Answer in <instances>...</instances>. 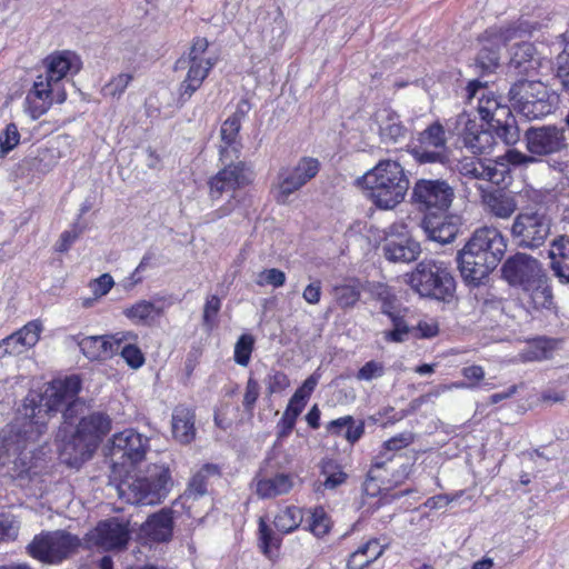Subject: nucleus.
<instances>
[{
    "label": "nucleus",
    "instance_id": "obj_13",
    "mask_svg": "<svg viewBox=\"0 0 569 569\" xmlns=\"http://www.w3.org/2000/svg\"><path fill=\"white\" fill-rule=\"evenodd\" d=\"M466 92L468 103H476L479 116L488 123H501L510 118V108L502 104L500 99L480 81H470Z\"/></svg>",
    "mask_w": 569,
    "mask_h": 569
},
{
    "label": "nucleus",
    "instance_id": "obj_5",
    "mask_svg": "<svg viewBox=\"0 0 569 569\" xmlns=\"http://www.w3.org/2000/svg\"><path fill=\"white\" fill-rule=\"evenodd\" d=\"M407 278L409 286L421 297L445 301L456 290L455 279L443 261L422 260Z\"/></svg>",
    "mask_w": 569,
    "mask_h": 569
},
{
    "label": "nucleus",
    "instance_id": "obj_10",
    "mask_svg": "<svg viewBox=\"0 0 569 569\" xmlns=\"http://www.w3.org/2000/svg\"><path fill=\"white\" fill-rule=\"evenodd\" d=\"M455 198L453 188L441 179H420L415 183L412 199L420 209L436 212H446Z\"/></svg>",
    "mask_w": 569,
    "mask_h": 569
},
{
    "label": "nucleus",
    "instance_id": "obj_62",
    "mask_svg": "<svg viewBox=\"0 0 569 569\" xmlns=\"http://www.w3.org/2000/svg\"><path fill=\"white\" fill-rule=\"evenodd\" d=\"M479 67L489 72L493 70L499 63V54L497 50H491L485 47L478 54L477 58Z\"/></svg>",
    "mask_w": 569,
    "mask_h": 569
},
{
    "label": "nucleus",
    "instance_id": "obj_28",
    "mask_svg": "<svg viewBox=\"0 0 569 569\" xmlns=\"http://www.w3.org/2000/svg\"><path fill=\"white\" fill-rule=\"evenodd\" d=\"M375 119L379 127V136L383 142L397 143L405 140L407 128L393 110L389 108L379 109L375 114Z\"/></svg>",
    "mask_w": 569,
    "mask_h": 569
},
{
    "label": "nucleus",
    "instance_id": "obj_40",
    "mask_svg": "<svg viewBox=\"0 0 569 569\" xmlns=\"http://www.w3.org/2000/svg\"><path fill=\"white\" fill-rule=\"evenodd\" d=\"M362 286L358 280L333 287V297L342 309L353 308L360 299Z\"/></svg>",
    "mask_w": 569,
    "mask_h": 569
},
{
    "label": "nucleus",
    "instance_id": "obj_42",
    "mask_svg": "<svg viewBox=\"0 0 569 569\" xmlns=\"http://www.w3.org/2000/svg\"><path fill=\"white\" fill-rule=\"evenodd\" d=\"M303 519L302 510L298 507H287L280 510L274 517L276 528L288 533L297 529Z\"/></svg>",
    "mask_w": 569,
    "mask_h": 569
},
{
    "label": "nucleus",
    "instance_id": "obj_49",
    "mask_svg": "<svg viewBox=\"0 0 569 569\" xmlns=\"http://www.w3.org/2000/svg\"><path fill=\"white\" fill-rule=\"evenodd\" d=\"M254 339L251 335H241L234 346V361L247 367L253 350Z\"/></svg>",
    "mask_w": 569,
    "mask_h": 569
},
{
    "label": "nucleus",
    "instance_id": "obj_16",
    "mask_svg": "<svg viewBox=\"0 0 569 569\" xmlns=\"http://www.w3.org/2000/svg\"><path fill=\"white\" fill-rule=\"evenodd\" d=\"M149 439L133 429L113 435L110 456L113 461L123 460L134 465L142 461L149 450Z\"/></svg>",
    "mask_w": 569,
    "mask_h": 569
},
{
    "label": "nucleus",
    "instance_id": "obj_34",
    "mask_svg": "<svg viewBox=\"0 0 569 569\" xmlns=\"http://www.w3.org/2000/svg\"><path fill=\"white\" fill-rule=\"evenodd\" d=\"M522 291L533 309H551L553 295L546 272Z\"/></svg>",
    "mask_w": 569,
    "mask_h": 569
},
{
    "label": "nucleus",
    "instance_id": "obj_33",
    "mask_svg": "<svg viewBox=\"0 0 569 569\" xmlns=\"http://www.w3.org/2000/svg\"><path fill=\"white\" fill-rule=\"evenodd\" d=\"M172 511L162 509L148 518L142 531L153 541H167L172 536Z\"/></svg>",
    "mask_w": 569,
    "mask_h": 569
},
{
    "label": "nucleus",
    "instance_id": "obj_53",
    "mask_svg": "<svg viewBox=\"0 0 569 569\" xmlns=\"http://www.w3.org/2000/svg\"><path fill=\"white\" fill-rule=\"evenodd\" d=\"M221 308V300L218 296L212 295L207 297L204 307H203V315H202V322L203 326L207 327L209 330H211L216 325V318L218 312Z\"/></svg>",
    "mask_w": 569,
    "mask_h": 569
},
{
    "label": "nucleus",
    "instance_id": "obj_14",
    "mask_svg": "<svg viewBox=\"0 0 569 569\" xmlns=\"http://www.w3.org/2000/svg\"><path fill=\"white\" fill-rule=\"evenodd\" d=\"M383 254L391 262L415 261L421 252L420 243L412 239L402 222L391 224L386 231Z\"/></svg>",
    "mask_w": 569,
    "mask_h": 569
},
{
    "label": "nucleus",
    "instance_id": "obj_26",
    "mask_svg": "<svg viewBox=\"0 0 569 569\" xmlns=\"http://www.w3.org/2000/svg\"><path fill=\"white\" fill-rule=\"evenodd\" d=\"M47 73L44 78L58 86L59 82L67 77L69 72H78L80 70L79 58L70 51L56 52L46 59Z\"/></svg>",
    "mask_w": 569,
    "mask_h": 569
},
{
    "label": "nucleus",
    "instance_id": "obj_54",
    "mask_svg": "<svg viewBox=\"0 0 569 569\" xmlns=\"http://www.w3.org/2000/svg\"><path fill=\"white\" fill-rule=\"evenodd\" d=\"M260 395V386L258 381L253 378H249L246 385L242 406L247 413L250 416L253 415L256 402Z\"/></svg>",
    "mask_w": 569,
    "mask_h": 569
},
{
    "label": "nucleus",
    "instance_id": "obj_45",
    "mask_svg": "<svg viewBox=\"0 0 569 569\" xmlns=\"http://www.w3.org/2000/svg\"><path fill=\"white\" fill-rule=\"evenodd\" d=\"M392 322L393 328L391 330L382 331L383 339L387 342H403L408 339V336L411 331L407 322L395 313L389 316Z\"/></svg>",
    "mask_w": 569,
    "mask_h": 569
},
{
    "label": "nucleus",
    "instance_id": "obj_43",
    "mask_svg": "<svg viewBox=\"0 0 569 569\" xmlns=\"http://www.w3.org/2000/svg\"><path fill=\"white\" fill-rule=\"evenodd\" d=\"M321 475L325 477L323 487L329 490L338 488L348 478L342 467L331 459L321 462Z\"/></svg>",
    "mask_w": 569,
    "mask_h": 569
},
{
    "label": "nucleus",
    "instance_id": "obj_9",
    "mask_svg": "<svg viewBox=\"0 0 569 569\" xmlns=\"http://www.w3.org/2000/svg\"><path fill=\"white\" fill-rule=\"evenodd\" d=\"M551 220L540 211L519 213L511 227V234L522 248H539L550 234Z\"/></svg>",
    "mask_w": 569,
    "mask_h": 569
},
{
    "label": "nucleus",
    "instance_id": "obj_50",
    "mask_svg": "<svg viewBox=\"0 0 569 569\" xmlns=\"http://www.w3.org/2000/svg\"><path fill=\"white\" fill-rule=\"evenodd\" d=\"M490 126L496 130L497 136L507 144H513L518 141L519 132L515 126V120L511 113L510 118H507L506 121H502L501 123H492Z\"/></svg>",
    "mask_w": 569,
    "mask_h": 569
},
{
    "label": "nucleus",
    "instance_id": "obj_48",
    "mask_svg": "<svg viewBox=\"0 0 569 569\" xmlns=\"http://www.w3.org/2000/svg\"><path fill=\"white\" fill-rule=\"evenodd\" d=\"M520 32L521 31L518 28L513 27H509L506 29L490 28L485 32V39L492 46H507L509 41L517 39Z\"/></svg>",
    "mask_w": 569,
    "mask_h": 569
},
{
    "label": "nucleus",
    "instance_id": "obj_64",
    "mask_svg": "<svg viewBox=\"0 0 569 569\" xmlns=\"http://www.w3.org/2000/svg\"><path fill=\"white\" fill-rule=\"evenodd\" d=\"M113 279L110 274L103 273L91 281L90 287L96 298L107 295L113 287Z\"/></svg>",
    "mask_w": 569,
    "mask_h": 569
},
{
    "label": "nucleus",
    "instance_id": "obj_36",
    "mask_svg": "<svg viewBox=\"0 0 569 569\" xmlns=\"http://www.w3.org/2000/svg\"><path fill=\"white\" fill-rule=\"evenodd\" d=\"M162 313V307L148 300H140L123 310V315L137 325H151Z\"/></svg>",
    "mask_w": 569,
    "mask_h": 569
},
{
    "label": "nucleus",
    "instance_id": "obj_41",
    "mask_svg": "<svg viewBox=\"0 0 569 569\" xmlns=\"http://www.w3.org/2000/svg\"><path fill=\"white\" fill-rule=\"evenodd\" d=\"M241 128V123L239 122L238 117H229L221 126L220 134L221 139L224 142L226 147H221L220 149V158L222 162H227L229 159V148L232 151L237 152V137L239 130Z\"/></svg>",
    "mask_w": 569,
    "mask_h": 569
},
{
    "label": "nucleus",
    "instance_id": "obj_31",
    "mask_svg": "<svg viewBox=\"0 0 569 569\" xmlns=\"http://www.w3.org/2000/svg\"><path fill=\"white\" fill-rule=\"evenodd\" d=\"M254 486L260 498L269 499L288 493L293 486V480L291 476L286 473L267 476L259 472L254 478Z\"/></svg>",
    "mask_w": 569,
    "mask_h": 569
},
{
    "label": "nucleus",
    "instance_id": "obj_57",
    "mask_svg": "<svg viewBox=\"0 0 569 569\" xmlns=\"http://www.w3.org/2000/svg\"><path fill=\"white\" fill-rule=\"evenodd\" d=\"M310 531L317 537H323L330 529V520L322 509H316L309 523Z\"/></svg>",
    "mask_w": 569,
    "mask_h": 569
},
{
    "label": "nucleus",
    "instance_id": "obj_27",
    "mask_svg": "<svg viewBox=\"0 0 569 569\" xmlns=\"http://www.w3.org/2000/svg\"><path fill=\"white\" fill-rule=\"evenodd\" d=\"M111 430V419L102 412H93L83 417L76 431L98 448L103 437Z\"/></svg>",
    "mask_w": 569,
    "mask_h": 569
},
{
    "label": "nucleus",
    "instance_id": "obj_47",
    "mask_svg": "<svg viewBox=\"0 0 569 569\" xmlns=\"http://www.w3.org/2000/svg\"><path fill=\"white\" fill-rule=\"evenodd\" d=\"M218 467L214 465H204L191 479L189 489L197 496H203L207 492V478L218 475Z\"/></svg>",
    "mask_w": 569,
    "mask_h": 569
},
{
    "label": "nucleus",
    "instance_id": "obj_25",
    "mask_svg": "<svg viewBox=\"0 0 569 569\" xmlns=\"http://www.w3.org/2000/svg\"><path fill=\"white\" fill-rule=\"evenodd\" d=\"M422 226L429 239L446 244L455 240L459 231V218L456 216L427 217Z\"/></svg>",
    "mask_w": 569,
    "mask_h": 569
},
{
    "label": "nucleus",
    "instance_id": "obj_24",
    "mask_svg": "<svg viewBox=\"0 0 569 569\" xmlns=\"http://www.w3.org/2000/svg\"><path fill=\"white\" fill-rule=\"evenodd\" d=\"M459 173L468 180L489 181L496 184L505 180L507 170L499 169L497 164L483 162L480 159L465 158L457 164Z\"/></svg>",
    "mask_w": 569,
    "mask_h": 569
},
{
    "label": "nucleus",
    "instance_id": "obj_11",
    "mask_svg": "<svg viewBox=\"0 0 569 569\" xmlns=\"http://www.w3.org/2000/svg\"><path fill=\"white\" fill-rule=\"evenodd\" d=\"M419 146L412 148V154L419 163H441L449 161L445 127L435 121L418 134Z\"/></svg>",
    "mask_w": 569,
    "mask_h": 569
},
{
    "label": "nucleus",
    "instance_id": "obj_52",
    "mask_svg": "<svg viewBox=\"0 0 569 569\" xmlns=\"http://www.w3.org/2000/svg\"><path fill=\"white\" fill-rule=\"evenodd\" d=\"M286 282V273L277 268L264 269L257 274L256 283L259 287L272 286L280 288Z\"/></svg>",
    "mask_w": 569,
    "mask_h": 569
},
{
    "label": "nucleus",
    "instance_id": "obj_12",
    "mask_svg": "<svg viewBox=\"0 0 569 569\" xmlns=\"http://www.w3.org/2000/svg\"><path fill=\"white\" fill-rule=\"evenodd\" d=\"M130 522L120 518H110L98 522L87 533V541L106 551H120L127 548L131 538Z\"/></svg>",
    "mask_w": 569,
    "mask_h": 569
},
{
    "label": "nucleus",
    "instance_id": "obj_44",
    "mask_svg": "<svg viewBox=\"0 0 569 569\" xmlns=\"http://www.w3.org/2000/svg\"><path fill=\"white\" fill-rule=\"evenodd\" d=\"M555 348V341L549 339H539L535 343L530 345L521 353V358L525 361H541L549 359Z\"/></svg>",
    "mask_w": 569,
    "mask_h": 569
},
{
    "label": "nucleus",
    "instance_id": "obj_55",
    "mask_svg": "<svg viewBox=\"0 0 569 569\" xmlns=\"http://www.w3.org/2000/svg\"><path fill=\"white\" fill-rule=\"evenodd\" d=\"M118 352H120L127 365L132 369H138L144 363V356L142 351L131 342L123 347L120 346V350Z\"/></svg>",
    "mask_w": 569,
    "mask_h": 569
},
{
    "label": "nucleus",
    "instance_id": "obj_15",
    "mask_svg": "<svg viewBox=\"0 0 569 569\" xmlns=\"http://www.w3.org/2000/svg\"><path fill=\"white\" fill-rule=\"evenodd\" d=\"M527 150L535 156H549L567 149L563 128L556 126L531 127L525 133Z\"/></svg>",
    "mask_w": 569,
    "mask_h": 569
},
{
    "label": "nucleus",
    "instance_id": "obj_7",
    "mask_svg": "<svg viewBox=\"0 0 569 569\" xmlns=\"http://www.w3.org/2000/svg\"><path fill=\"white\" fill-rule=\"evenodd\" d=\"M80 547V539L64 530L37 535L28 546L29 553L46 563H59L72 556Z\"/></svg>",
    "mask_w": 569,
    "mask_h": 569
},
{
    "label": "nucleus",
    "instance_id": "obj_30",
    "mask_svg": "<svg viewBox=\"0 0 569 569\" xmlns=\"http://www.w3.org/2000/svg\"><path fill=\"white\" fill-rule=\"evenodd\" d=\"M550 268L561 283L569 284V236H559L550 243Z\"/></svg>",
    "mask_w": 569,
    "mask_h": 569
},
{
    "label": "nucleus",
    "instance_id": "obj_22",
    "mask_svg": "<svg viewBox=\"0 0 569 569\" xmlns=\"http://www.w3.org/2000/svg\"><path fill=\"white\" fill-rule=\"evenodd\" d=\"M43 330L40 320H32L21 329L0 341V358L6 356H20L34 347Z\"/></svg>",
    "mask_w": 569,
    "mask_h": 569
},
{
    "label": "nucleus",
    "instance_id": "obj_59",
    "mask_svg": "<svg viewBox=\"0 0 569 569\" xmlns=\"http://www.w3.org/2000/svg\"><path fill=\"white\" fill-rule=\"evenodd\" d=\"M372 293L382 302L381 311L388 316L393 315L392 303L395 297L391 295L389 288L382 283H377L372 287Z\"/></svg>",
    "mask_w": 569,
    "mask_h": 569
},
{
    "label": "nucleus",
    "instance_id": "obj_37",
    "mask_svg": "<svg viewBox=\"0 0 569 569\" xmlns=\"http://www.w3.org/2000/svg\"><path fill=\"white\" fill-rule=\"evenodd\" d=\"M510 50V67L518 73H529L536 69L533 59L535 47L532 43L527 41L516 42L511 46Z\"/></svg>",
    "mask_w": 569,
    "mask_h": 569
},
{
    "label": "nucleus",
    "instance_id": "obj_61",
    "mask_svg": "<svg viewBox=\"0 0 569 569\" xmlns=\"http://www.w3.org/2000/svg\"><path fill=\"white\" fill-rule=\"evenodd\" d=\"M557 77L562 86L569 91V44L557 57Z\"/></svg>",
    "mask_w": 569,
    "mask_h": 569
},
{
    "label": "nucleus",
    "instance_id": "obj_2",
    "mask_svg": "<svg viewBox=\"0 0 569 569\" xmlns=\"http://www.w3.org/2000/svg\"><path fill=\"white\" fill-rule=\"evenodd\" d=\"M506 250L507 242L497 228H478L458 256L462 278L479 284L498 266Z\"/></svg>",
    "mask_w": 569,
    "mask_h": 569
},
{
    "label": "nucleus",
    "instance_id": "obj_3",
    "mask_svg": "<svg viewBox=\"0 0 569 569\" xmlns=\"http://www.w3.org/2000/svg\"><path fill=\"white\" fill-rule=\"evenodd\" d=\"M358 183L362 186L366 197L383 210L401 203L409 189V179L402 166L393 160L379 161Z\"/></svg>",
    "mask_w": 569,
    "mask_h": 569
},
{
    "label": "nucleus",
    "instance_id": "obj_17",
    "mask_svg": "<svg viewBox=\"0 0 569 569\" xmlns=\"http://www.w3.org/2000/svg\"><path fill=\"white\" fill-rule=\"evenodd\" d=\"M543 273L545 270L541 263L526 253H517L510 257L502 266L503 278L511 286H519L522 290Z\"/></svg>",
    "mask_w": 569,
    "mask_h": 569
},
{
    "label": "nucleus",
    "instance_id": "obj_39",
    "mask_svg": "<svg viewBox=\"0 0 569 569\" xmlns=\"http://www.w3.org/2000/svg\"><path fill=\"white\" fill-rule=\"evenodd\" d=\"M483 201L488 211L499 219H509L518 208L515 197L503 192L488 193Z\"/></svg>",
    "mask_w": 569,
    "mask_h": 569
},
{
    "label": "nucleus",
    "instance_id": "obj_46",
    "mask_svg": "<svg viewBox=\"0 0 569 569\" xmlns=\"http://www.w3.org/2000/svg\"><path fill=\"white\" fill-rule=\"evenodd\" d=\"M209 42L206 38H196L190 47L187 58H181L178 63L198 62L207 63L208 60L216 58L208 54Z\"/></svg>",
    "mask_w": 569,
    "mask_h": 569
},
{
    "label": "nucleus",
    "instance_id": "obj_32",
    "mask_svg": "<svg viewBox=\"0 0 569 569\" xmlns=\"http://www.w3.org/2000/svg\"><path fill=\"white\" fill-rule=\"evenodd\" d=\"M172 435L180 443H190L196 437L194 412L186 407L178 406L172 412Z\"/></svg>",
    "mask_w": 569,
    "mask_h": 569
},
{
    "label": "nucleus",
    "instance_id": "obj_29",
    "mask_svg": "<svg viewBox=\"0 0 569 569\" xmlns=\"http://www.w3.org/2000/svg\"><path fill=\"white\" fill-rule=\"evenodd\" d=\"M217 60H208L207 63L186 62L187 74L179 87V101H188L201 87Z\"/></svg>",
    "mask_w": 569,
    "mask_h": 569
},
{
    "label": "nucleus",
    "instance_id": "obj_6",
    "mask_svg": "<svg viewBox=\"0 0 569 569\" xmlns=\"http://www.w3.org/2000/svg\"><path fill=\"white\" fill-rule=\"evenodd\" d=\"M509 97L513 109L529 120L542 118L552 110L547 87L540 81L519 80L510 88Z\"/></svg>",
    "mask_w": 569,
    "mask_h": 569
},
{
    "label": "nucleus",
    "instance_id": "obj_56",
    "mask_svg": "<svg viewBox=\"0 0 569 569\" xmlns=\"http://www.w3.org/2000/svg\"><path fill=\"white\" fill-rule=\"evenodd\" d=\"M268 395L280 393L284 391L289 386L290 381L286 373L281 371H271L264 380Z\"/></svg>",
    "mask_w": 569,
    "mask_h": 569
},
{
    "label": "nucleus",
    "instance_id": "obj_60",
    "mask_svg": "<svg viewBox=\"0 0 569 569\" xmlns=\"http://www.w3.org/2000/svg\"><path fill=\"white\" fill-rule=\"evenodd\" d=\"M20 140V134L16 124L7 126L4 132L0 136V149L3 153L12 150Z\"/></svg>",
    "mask_w": 569,
    "mask_h": 569
},
{
    "label": "nucleus",
    "instance_id": "obj_23",
    "mask_svg": "<svg viewBox=\"0 0 569 569\" xmlns=\"http://www.w3.org/2000/svg\"><path fill=\"white\" fill-rule=\"evenodd\" d=\"M251 181V172L241 161L226 164L209 181L212 198H219L224 191H233Z\"/></svg>",
    "mask_w": 569,
    "mask_h": 569
},
{
    "label": "nucleus",
    "instance_id": "obj_21",
    "mask_svg": "<svg viewBox=\"0 0 569 569\" xmlns=\"http://www.w3.org/2000/svg\"><path fill=\"white\" fill-rule=\"evenodd\" d=\"M64 429H60L57 438L60 441L59 457L60 460L69 467L79 468L83 462L89 460L97 450L90 441L74 431L67 437L63 435Z\"/></svg>",
    "mask_w": 569,
    "mask_h": 569
},
{
    "label": "nucleus",
    "instance_id": "obj_38",
    "mask_svg": "<svg viewBox=\"0 0 569 569\" xmlns=\"http://www.w3.org/2000/svg\"><path fill=\"white\" fill-rule=\"evenodd\" d=\"M328 432L335 436H342L348 442L353 445L365 432V423L356 421L351 416H345L332 420L327 426Z\"/></svg>",
    "mask_w": 569,
    "mask_h": 569
},
{
    "label": "nucleus",
    "instance_id": "obj_20",
    "mask_svg": "<svg viewBox=\"0 0 569 569\" xmlns=\"http://www.w3.org/2000/svg\"><path fill=\"white\" fill-rule=\"evenodd\" d=\"M455 130L462 138L463 144L472 153H485L493 144L492 134L482 129L467 112L460 113L456 119Z\"/></svg>",
    "mask_w": 569,
    "mask_h": 569
},
{
    "label": "nucleus",
    "instance_id": "obj_1",
    "mask_svg": "<svg viewBox=\"0 0 569 569\" xmlns=\"http://www.w3.org/2000/svg\"><path fill=\"white\" fill-rule=\"evenodd\" d=\"M81 381L78 376L51 381L40 395H28L14 421L3 436V448L10 456L19 455L47 430L49 419L58 411L67 421L82 403L78 399Z\"/></svg>",
    "mask_w": 569,
    "mask_h": 569
},
{
    "label": "nucleus",
    "instance_id": "obj_4",
    "mask_svg": "<svg viewBox=\"0 0 569 569\" xmlns=\"http://www.w3.org/2000/svg\"><path fill=\"white\" fill-rule=\"evenodd\" d=\"M172 486L170 470L164 465H150L146 470L128 477L117 486L121 499L131 505L160 503Z\"/></svg>",
    "mask_w": 569,
    "mask_h": 569
},
{
    "label": "nucleus",
    "instance_id": "obj_18",
    "mask_svg": "<svg viewBox=\"0 0 569 569\" xmlns=\"http://www.w3.org/2000/svg\"><path fill=\"white\" fill-rule=\"evenodd\" d=\"M66 98L63 90H59L56 84L40 74L26 97L27 111L33 119H38L50 109L53 101L62 103Z\"/></svg>",
    "mask_w": 569,
    "mask_h": 569
},
{
    "label": "nucleus",
    "instance_id": "obj_35",
    "mask_svg": "<svg viewBox=\"0 0 569 569\" xmlns=\"http://www.w3.org/2000/svg\"><path fill=\"white\" fill-rule=\"evenodd\" d=\"M383 552L385 547L377 539H370L349 556L347 566L349 569H365L380 558Z\"/></svg>",
    "mask_w": 569,
    "mask_h": 569
},
{
    "label": "nucleus",
    "instance_id": "obj_8",
    "mask_svg": "<svg viewBox=\"0 0 569 569\" xmlns=\"http://www.w3.org/2000/svg\"><path fill=\"white\" fill-rule=\"evenodd\" d=\"M320 170V162L312 157L301 158L293 167L281 168L271 186L273 199L287 204L291 194L312 180Z\"/></svg>",
    "mask_w": 569,
    "mask_h": 569
},
{
    "label": "nucleus",
    "instance_id": "obj_58",
    "mask_svg": "<svg viewBox=\"0 0 569 569\" xmlns=\"http://www.w3.org/2000/svg\"><path fill=\"white\" fill-rule=\"evenodd\" d=\"M385 375V366L379 361H368L366 362L357 372V379L363 381H371L373 379L380 378Z\"/></svg>",
    "mask_w": 569,
    "mask_h": 569
},
{
    "label": "nucleus",
    "instance_id": "obj_51",
    "mask_svg": "<svg viewBox=\"0 0 569 569\" xmlns=\"http://www.w3.org/2000/svg\"><path fill=\"white\" fill-rule=\"evenodd\" d=\"M132 79L133 76L130 73H119L103 87V94L119 98L124 92Z\"/></svg>",
    "mask_w": 569,
    "mask_h": 569
},
{
    "label": "nucleus",
    "instance_id": "obj_19",
    "mask_svg": "<svg viewBox=\"0 0 569 569\" xmlns=\"http://www.w3.org/2000/svg\"><path fill=\"white\" fill-rule=\"evenodd\" d=\"M133 332L117 333L114 336H91L79 342L82 353L90 360H107L120 350V345L136 340Z\"/></svg>",
    "mask_w": 569,
    "mask_h": 569
},
{
    "label": "nucleus",
    "instance_id": "obj_63",
    "mask_svg": "<svg viewBox=\"0 0 569 569\" xmlns=\"http://www.w3.org/2000/svg\"><path fill=\"white\" fill-rule=\"evenodd\" d=\"M82 230L83 229L81 227L76 224L70 230L62 232L59 241L57 242V251L66 252L82 233Z\"/></svg>",
    "mask_w": 569,
    "mask_h": 569
}]
</instances>
